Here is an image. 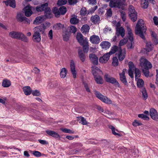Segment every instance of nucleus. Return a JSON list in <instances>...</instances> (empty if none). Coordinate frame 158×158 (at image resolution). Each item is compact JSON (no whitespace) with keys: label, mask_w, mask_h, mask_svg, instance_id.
Returning a JSON list of instances; mask_svg holds the SVG:
<instances>
[{"label":"nucleus","mask_w":158,"mask_h":158,"mask_svg":"<svg viewBox=\"0 0 158 158\" xmlns=\"http://www.w3.org/2000/svg\"><path fill=\"white\" fill-rule=\"evenodd\" d=\"M129 69L128 70V74L132 78L134 77V72L135 71V80L139 79L141 75V73L139 70L136 68L133 63L131 62H129L128 63Z\"/></svg>","instance_id":"nucleus-4"},{"label":"nucleus","mask_w":158,"mask_h":158,"mask_svg":"<svg viewBox=\"0 0 158 158\" xmlns=\"http://www.w3.org/2000/svg\"><path fill=\"white\" fill-rule=\"evenodd\" d=\"M142 94V97L144 100H146L148 98V95L145 88H143L141 90Z\"/></svg>","instance_id":"nucleus-37"},{"label":"nucleus","mask_w":158,"mask_h":158,"mask_svg":"<svg viewBox=\"0 0 158 158\" xmlns=\"http://www.w3.org/2000/svg\"><path fill=\"white\" fill-rule=\"evenodd\" d=\"M48 3H45L43 4L40 5L41 8L43 10V11H44V10L48 8Z\"/></svg>","instance_id":"nucleus-60"},{"label":"nucleus","mask_w":158,"mask_h":158,"mask_svg":"<svg viewBox=\"0 0 158 158\" xmlns=\"http://www.w3.org/2000/svg\"><path fill=\"white\" fill-rule=\"evenodd\" d=\"M67 10L65 7L64 6L60 7L59 9V11L60 13V15H64L66 12Z\"/></svg>","instance_id":"nucleus-46"},{"label":"nucleus","mask_w":158,"mask_h":158,"mask_svg":"<svg viewBox=\"0 0 158 158\" xmlns=\"http://www.w3.org/2000/svg\"><path fill=\"white\" fill-rule=\"evenodd\" d=\"M81 31L83 33H86L89 31V26L87 24L84 25L81 28Z\"/></svg>","instance_id":"nucleus-41"},{"label":"nucleus","mask_w":158,"mask_h":158,"mask_svg":"<svg viewBox=\"0 0 158 158\" xmlns=\"http://www.w3.org/2000/svg\"><path fill=\"white\" fill-rule=\"evenodd\" d=\"M127 70L126 69H124L123 70L122 72L119 73L120 78L121 81L124 84V85H127V81L126 78L125 76V73L126 72Z\"/></svg>","instance_id":"nucleus-15"},{"label":"nucleus","mask_w":158,"mask_h":158,"mask_svg":"<svg viewBox=\"0 0 158 158\" xmlns=\"http://www.w3.org/2000/svg\"><path fill=\"white\" fill-rule=\"evenodd\" d=\"M45 15L46 18H51V11L50 8L49 7L44 10Z\"/></svg>","instance_id":"nucleus-39"},{"label":"nucleus","mask_w":158,"mask_h":158,"mask_svg":"<svg viewBox=\"0 0 158 158\" xmlns=\"http://www.w3.org/2000/svg\"><path fill=\"white\" fill-rule=\"evenodd\" d=\"M52 12L55 14V16L58 17L60 15V13L57 8L56 7H54L52 10Z\"/></svg>","instance_id":"nucleus-51"},{"label":"nucleus","mask_w":158,"mask_h":158,"mask_svg":"<svg viewBox=\"0 0 158 158\" xmlns=\"http://www.w3.org/2000/svg\"><path fill=\"white\" fill-rule=\"evenodd\" d=\"M110 56L108 53H105L102 56L100 57L99 59V62L102 64H105L109 60Z\"/></svg>","instance_id":"nucleus-11"},{"label":"nucleus","mask_w":158,"mask_h":158,"mask_svg":"<svg viewBox=\"0 0 158 158\" xmlns=\"http://www.w3.org/2000/svg\"><path fill=\"white\" fill-rule=\"evenodd\" d=\"M9 35L13 38L19 39L25 42H27L29 41L27 37L21 32L13 31L10 33Z\"/></svg>","instance_id":"nucleus-6"},{"label":"nucleus","mask_w":158,"mask_h":158,"mask_svg":"<svg viewBox=\"0 0 158 158\" xmlns=\"http://www.w3.org/2000/svg\"><path fill=\"white\" fill-rule=\"evenodd\" d=\"M91 20L94 23L97 24L100 21V18L98 15H96L91 17Z\"/></svg>","instance_id":"nucleus-33"},{"label":"nucleus","mask_w":158,"mask_h":158,"mask_svg":"<svg viewBox=\"0 0 158 158\" xmlns=\"http://www.w3.org/2000/svg\"><path fill=\"white\" fill-rule=\"evenodd\" d=\"M11 85L10 81L8 80H4L2 82V86L4 87H8Z\"/></svg>","instance_id":"nucleus-40"},{"label":"nucleus","mask_w":158,"mask_h":158,"mask_svg":"<svg viewBox=\"0 0 158 158\" xmlns=\"http://www.w3.org/2000/svg\"><path fill=\"white\" fill-rule=\"evenodd\" d=\"M70 71L73 75V77L75 78L76 77V71L75 69V64L74 61L71 60L70 62Z\"/></svg>","instance_id":"nucleus-13"},{"label":"nucleus","mask_w":158,"mask_h":158,"mask_svg":"<svg viewBox=\"0 0 158 158\" xmlns=\"http://www.w3.org/2000/svg\"><path fill=\"white\" fill-rule=\"evenodd\" d=\"M116 34L119 36L121 35L123 37L125 34V31L124 29L122 27H117L116 28Z\"/></svg>","instance_id":"nucleus-23"},{"label":"nucleus","mask_w":158,"mask_h":158,"mask_svg":"<svg viewBox=\"0 0 158 158\" xmlns=\"http://www.w3.org/2000/svg\"><path fill=\"white\" fill-rule=\"evenodd\" d=\"M104 78L106 81L112 84H115L116 86L120 87V85L117 81L114 78L111 77L108 74H105Z\"/></svg>","instance_id":"nucleus-9"},{"label":"nucleus","mask_w":158,"mask_h":158,"mask_svg":"<svg viewBox=\"0 0 158 158\" xmlns=\"http://www.w3.org/2000/svg\"><path fill=\"white\" fill-rule=\"evenodd\" d=\"M148 5V2L147 0H141V7L144 9L147 8Z\"/></svg>","instance_id":"nucleus-42"},{"label":"nucleus","mask_w":158,"mask_h":158,"mask_svg":"<svg viewBox=\"0 0 158 158\" xmlns=\"http://www.w3.org/2000/svg\"><path fill=\"white\" fill-rule=\"evenodd\" d=\"M83 83L84 87L86 89V90L88 92H89V88H88V81H83Z\"/></svg>","instance_id":"nucleus-57"},{"label":"nucleus","mask_w":158,"mask_h":158,"mask_svg":"<svg viewBox=\"0 0 158 158\" xmlns=\"http://www.w3.org/2000/svg\"><path fill=\"white\" fill-rule=\"evenodd\" d=\"M71 23L73 24H76L78 23V19L77 18V16H75L74 17L72 18L70 20Z\"/></svg>","instance_id":"nucleus-43"},{"label":"nucleus","mask_w":158,"mask_h":158,"mask_svg":"<svg viewBox=\"0 0 158 158\" xmlns=\"http://www.w3.org/2000/svg\"><path fill=\"white\" fill-rule=\"evenodd\" d=\"M76 38L78 42L83 46L84 52H88L89 50L88 39L86 38L84 39L82 34L79 32L77 33Z\"/></svg>","instance_id":"nucleus-3"},{"label":"nucleus","mask_w":158,"mask_h":158,"mask_svg":"<svg viewBox=\"0 0 158 158\" xmlns=\"http://www.w3.org/2000/svg\"><path fill=\"white\" fill-rule=\"evenodd\" d=\"M46 132L49 135L54 138H57L60 137L59 135L54 131L51 130H47L46 131Z\"/></svg>","instance_id":"nucleus-28"},{"label":"nucleus","mask_w":158,"mask_h":158,"mask_svg":"<svg viewBox=\"0 0 158 158\" xmlns=\"http://www.w3.org/2000/svg\"><path fill=\"white\" fill-rule=\"evenodd\" d=\"M146 29L143 20L142 19L139 20L135 28V34L139 35L142 38L144 39V36L143 34L146 32Z\"/></svg>","instance_id":"nucleus-2"},{"label":"nucleus","mask_w":158,"mask_h":158,"mask_svg":"<svg viewBox=\"0 0 158 158\" xmlns=\"http://www.w3.org/2000/svg\"><path fill=\"white\" fill-rule=\"evenodd\" d=\"M86 10L85 8L84 7L82 8L80 11L81 15L84 16L86 14Z\"/></svg>","instance_id":"nucleus-56"},{"label":"nucleus","mask_w":158,"mask_h":158,"mask_svg":"<svg viewBox=\"0 0 158 158\" xmlns=\"http://www.w3.org/2000/svg\"><path fill=\"white\" fill-rule=\"evenodd\" d=\"M109 128L111 129L112 132L113 134L114 135H116V136H121V135L119 134L118 133H117L118 132V131L113 126H109Z\"/></svg>","instance_id":"nucleus-34"},{"label":"nucleus","mask_w":158,"mask_h":158,"mask_svg":"<svg viewBox=\"0 0 158 158\" xmlns=\"http://www.w3.org/2000/svg\"><path fill=\"white\" fill-rule=\"evenodd\" d=\"M67 70L66 69L63 68L61 69L60 72V75L61 78H65L67 75Z\"/></svg>","instance_id":"nucleus-38"},{"label":"nucleus","mask_w":158,"mask_h":158,"mask_svg":"<svg viewBox=\"0 0 158 158\" xmlns=\"http://www.w3.org/2000/svg\"><path fill=\"white\" fill-rule=\"evenodd\" d=\"M126 53V50H122L121 47H119V50L118 53V58L120 61H122L124 58Z\"/></svg>","instance_id":"nucleus-16"},{"label":"nucleus","mask_w":158,"mask_h":158,"mask_svg":"<svg viewBox=\"0 0 158 158\" xmlns=\"http://www.w3.org/2000/svg\"><path fill=\"white\" fill-rule=\"evenodd\" d=\"M34 33L33 35L32 40L34 41L39 42L41 40V36L40 33L37 32H34Z\"/></svg>","instance_id":"nucleus-26"},{"label":"nucleus","mask_w":158,"mask_h":158,"mask_svg":"<svg viewBox=\"0 0 158 158\" xmlns=\"http://www.w3.org/2000/svg\"><path fill=\"white\" fill-rule=\"evenodd\" d=\"M69 30L70 33H75L77 31V28L74 26H71L69 27Z\"/></svg>","instance_id":"nucleus-52"},{"label":"nucleus","mask_w":158,"mask_h":158,"mask_svg":"<svg viewBox=\"0 0 158 158\" xmlns=\"http://www.w3.org/2000/svg\"><path fill=\"white\" fill-rule=\"evenodd\" d=\"M44 26V24H41L39 26L35 27L34 32L38 33L40 32L41 33L43 34L45 30Z\"/></svg>","instance_id":"nucleus-22"},{"label":"nucleus","mask_w":158,"mask_h":158,"mask_svg":"<svg viewBox=\"0 0 158 158\" xmlns=\"http://www.w3.org/2000/svg\"><path fill=\"white\" fill-rule=\"evenodd\" d=\"M69 36L68 34H65L63 35V39L64 40L67 41L69 40Z\"/></svg>","instance_id":"nucleus-63"},{"label":"nucleus","mask_w":158,"mask_h":158,"mask_svg":"<svg viewBox=\"0 0 158 158\" xmlns=\"http://www.w3.org/2000/svg\"><path fill=\"white\" fill-rule=\"evenodd\" d=\"M136 81H137V85L138 87L141 88V89L143 88H145L143 87L144 84L143 79L139 78Z\"/></svg>","instance_id":"nucleus-31"},{"label":"nucleus","mask_w":158,"mask_h":158,"mask_svg":"<svg viewBox=\"0 0 158 158\" xmlns=\"http://www.w3.org/2000/svg\"><path fill=\"white\" fill-rule=\"evenodd\" d=\"M142 124L141 122L137 120H135L132 123V125L135 127L141 126L142 125Z\"/></svg>","instance_id":"nucleus-48"},{"label":"nucleus","mask_w":158,"mask_h":158,"mask_svg":"<svg viewBox=\"0 0 158 158\" xmlns=\"http://www.w3.org/2000/svg\"><path fill=\"white\" fill-rule=\"evenodd\" d=\"M121 16L123 21H125L126 19V15L125 13L123 11L121 12Z\"/></svg>","instance_id":"nucleus-61"},{"label":"nucleus","mask_w":158,"mask_h":158,"mask_svg":"<svg viewBox=\"0 0 158 158\" xmlns=\"http://www.w3.org/2000/svg\"><path fill=\"white\" fill-rule=\"evenodd\" d=\"M110 45V43L106 41L102 42L100 44V46L102 48L106 50L109 49Z\"/></svg>","instance_id":"nucleus-27"},{"label":"nucleus","mask_w":158,"mask_h":158,"mask_svg":"<svg viewBox=\"0 0 158 158\" xmlns=\"http://www.w3.org/2000/svg\"><path fill=\"white\" fill-rule=\"evenodd\" d=\"M123 4V2L120 0H111L109 3V5L111 7L120 8Z\"/></svg>","instance_id":"nucleus-10"},{"label":"nucleus","mask_w":158,"mask_h":158,"mask_svg":"<svg viewBox=\"0 0 158 158\" xmlns=\"http://www.w3.org/2000/svg\"><path fill=\"white\" fill-rule=\"evenodd\" d=\"M43 18L42 17L39 16L36 17L34 21V24H39L41 23L43 21Z\"/></svg>","instance_id":"nucleus-44"},{"label":"nucleus","mask_w":158,"mask_h":158,"mask_svg":"<svg viewBox=\"0 0 158 158\" xmlns=\"http://www.w3.org/2000/svg\"><path fill=\"white\" fill-rule=\"evenodd\" d=\"M89 60L93 64H98V59L96 55L94 54L89 55Z\"/></svg>","instance_id":"nucleus-19"},{"label":"nucleus","mask_w":158,"mask_h":158,"mask_svg":"<svg viewBox=\"0 0 158 158\" xmlns=\"http://www.w3.org/2000/svg\"><path fill=\"white\" fill-rule=\"evenodd\" d=\"M60 130L66 133L73 134L74 133V132L73 131H72L70 129H67L66 128H61L60 129Z\"/></svg>","instance_id":"nucleus-49"},{"label":"nucleus","mask_w":158,"mask_h":158,"mask_svg":"<svg viewBox=\"0 0 158 158\" xmlns=\"http://www.w3.org/2000/svg\"><path fill=\"white\" fill-rule=\"evenodd\" d=\"M138 116L139 118H141L146 120H148L149 118L146 115H144L143 114H141L138 115Z\"/></svg>","instance_id":"nucleus-54"},{"label":"nucleus","mask_w":158,"mask_h":158,"mask_svg":"<svg viewBox=\"0 0 158 158\" xmlns=\"http://www.w3.org/2000/svg\"><path fill=\"white\" fill-rule=\"evenodd\" d=\"M126 26L127 32V36L129 40L130 41H133V34L132 31L130 27L128 25H126Z\"/></svg>","instance_id":"nucleus-18"},{"label":"nucleus","mask_w":158,"mask_h":158,"mask_svg":"<svg viewBox=\"0 0 158 158\" xmlns=\"http://www.w3.org/2000/svg\"><path fill=\"white\" fill-rule=\"evenodd\" d=\"M3 2L7 6L9 5L13 8L16 7V3L15 0H6L4 1Z\"/></svg>","instance_id":"nucleus-24"},{"label":"nucleus","mask_w":158,"mask_h":158,"mask_svg":"<svg viewBox=\"0 0 158 158\" xmlns=\"http://www.w3.org/2000/svg\"><path fill=\"white\" fill-rule=\"evenodd\" d=\"M119 50V47H118L116 46H114L112 47L110 51L108 53L110 55L114 53L116 51L118 52Z\"/></svg>","instance_id":"nucleus-32"},{"label":"nucleus","mask_w":158,"mask_h":158,"mask_svg":"<svg viewBox=\"0 0 158 158\" xmlns=\"http://www.w3.org/2000/svg\"><path fill=\"white\" fill-rule=\"evenodd\" d=\"M128 10V15L130 19L133 22H135L137 18V14L134 7L132 5H129Z\"/></svg>","instance_id":"nucleus-7"},{"label":"nucleus","mask_w":158,"mask_h":158,"mask_svg":"<svg viewBox=\"0 0 158 158\" xmlns=\"http://www.w3.org/2000/svg\"><path fill=\"white\" fill-rule=\"evenodd\" d=\"M150 115L152 118L154 120L158 121V114L156 110L153 108L150 109Z\"/></svg>","instance_id":"nucleus-12"},{"label":"nucleus","mask_w":158,"mask_h":158,"mask_svg":"<svg viewBox=\"0 0 158 158\" xmlns=\"http://www.w3.org/2000/svg\"><path fill=\"white\" fill-rule=\"evenodd\" d=\"M126 26L127 32V36L129 40L130 41H133V34L132 31L130 27L128 25H126Z\"/></svg>","instance_id":"nucleus-17"},{"label":"nucleus","mask_w":158,"mask_h":158,"mask_svg":"<svg viewBox=\"0 0 158 158\" xmlns=\"http://www.w3.org/2000/svg\"><path fill=\"white\" fill-rule=\"evenodd\" d=\"M152 48V44L150 42H147L146 43V50L147 52L151 51Z\"/></svg>","instance_id":"nucleus-45"},{"label":"nucleus","mask_w":158,"mask_h":158,"mask_svg":"<svg viewBox=\"0 0 158 158\" xmlns=\"http://www.w3.org/2000/svg\"><path fill=\"white\" fill-rule=\"evenodd\" d=\"M63 25L60 23L56 24L54 25L53 28L56 29H60L63 27Z\"/></svg>","instance_id":"nucleus-55"},{"label":"nucleus","mask_w":158,"mask_h":158,"mask_svg":"<svg viewBox=\"0 0 158 158\" xmlns=\"http://www.w3.org/2000/svg\"><path fill=\"white\" fill-rule=\"evenodd\" d=\"M77 120L79 123L83 125H86L87 124V122L86 119L82 117H77Z\"/></svg>","instance_id":"nucleus-35"},{"label":"nucleus","mask_w":158,"mask_h":158,"mask_svg":"<svg viewBox=\"0 0 158 158\" xmlns=\"http://www.w3.org/2000/svg\"><path fill=\"white\" fill-rule=\"evenodd\" d=\"M118 59L116 57H114L113 58L112 65L114 66H116L118 65Z\"/></svg>","instance_id":"nucleus-50"},{"label":"nucleus","mask_w":158,"mask_h":158,"mask_svg":"<svg viewBox=\"0 0 158 158\" xmlns=\"http://www.w3.org/2000/svg\"><path fill=\"white\" fill-rule=\"evenodd\" d=\"M33 154L36 157H39L41 156V153L39 151H33Z\"/></svg>","instance_id":"nucleus-59"},{"label":"nucleus","mask_w":158,"mask_h":158,"mask_svg":"<svg viewBox=\"0 0 158 158\" xmlns=\"http://www.w3.org/2000/svg\"><path fill=\"white\" fill-rule=\"evenodd\" d=\"M90 41L93 44H98L100 41V39L98 36L94 35L90 37Z\"/></svg>","instance_id":"nucleus-21"},{"label":"nucleus","mask_w":158,"mask_h":158,"mask_svg":"<svg viewBox=\"0 0 158 158\" xmlns=\"http://www.w3.org/2000/svg\"><path fill=\"white\" fill-rule=\"evenodd\" d=\"M23 90L24 94L26 95H30L31 93L32 90L29 86H26L23 88Z\"/></svg>","instance_id":"nucleus-29"},{"label":"nucleus","mask_w":158,"mask_h":158,"mask_svg":"<svg viewBox=\"0 0 158 158\" xmlns=\"http://www.w3.org/2000/svg\"><path fill=\"white\" fill-rule=\"evenodd\" d=\"M33 96H39L40 95V93L39 91L37 90H35L31 92Z\"/></svg>","instance_id":"nucleus-58"},{"label":"nucleus","mask_w":158,"mask_h":158,"mask_svg":"<svg viewBox=\"0 0 158 158\" xmlns=\"http://www.w3.org/2000/svg\"><path fill=\"white\" fill-rule=\"evenodd\" d=\"M67 0H58L57 4L59 6L64 5L67 2Z\"/></svg>","instance_id":"nucleus-53"},{"label":"nucleus","mask_w":158,"mask_h":158,"mask_svg":"<svg viewBox=\"0 0 158 158\" xmlns=\"http://www.w3.org/2000/svg\"><path fill=\"white\" fill-rule=\"evenodd\" d=\"M58 85V83L56 81H50L48 83L47 87L49 89H54L56 88Z\"/></svg>","instance_id":"nucleus-25"},{"label":"nucleus","mask_w":158,"mask_h":158,"mask_svg":"<svg viewBox=\"0 0 158 158\" xmlns=\"http://www.w3.org/2000/svg\"><path fill=\"white\" fill-rule=\"evenodd\" d=\"M140 64L145 76L148 77L149 73V70L152 67L151 63L146 59L142 57L140 60Z\"/></svg>","instance_id":"nucleus-1"},{"label":"nucleus","mask_w":158,"mask_h":158,"mask_svg":"<svg viewBox=\"0 0 158 158\" xmlns=\"http://www.w3.org/2000/svg\"><path fill=\"white\" fill-rule=\"evenodd\" d=\"M107 17H110L112 15V11L111 9L108 10L106 13Z\"/></svg>","instance_id":"nucleus-62"},{"label":"nucleus","mask_w":158,"mask_h":158,"mask_svg":"<svg viewBox=\"0 0 158 158\" xmlns=\"http://www.w3.org/2000/svg\"><path fill=\"white\" fill-rule=\"evenodd\" d=\"M79 56L82 62H84L85 60V55L83 53L81 50L79 49L78 51Z\"/></svg>","instance_id":"nucleus-36"},{"label":"nucleus","mask_w":158,"mask_h":158,"mask_svg":"<svg viewBox=\"0 0 158 158\" xmlns=\"http://www.w3.org/2000/svg\"><path fill=\"white\" fill-rule=\"evenodd\" d=\"M153 21L155 24L156 25H158V18L156 16H154L153 18Z\"/></svg>","instance_id":"nucleus-64"},{"label":"nucleus","mask_w":158,"mask_h":158,"mask_svg":"<svg viewBox=\"0 0 158 158\" xmlns=\"http://www.w3.org/2000/svg\"><path fill=\"white\" fill-rule=\"evenodd\" d=\"M152 40L153 43L154 45H157L158 44V37L157 36L156 34L153 32L152 33Z\"/></svg>","instance_id":"nucleus-30"},{"label":"nucleus","mask_w":158,"mask_h":158,"mask_svg":"<svg viewBox=\"0 0 158 158\" xmlns=\"http://www.w3.org/2000/svg\"><path fill=\"white\" fill-rule=\"evenodd\" d=\"M92 73L94 76L95 80L97 83L99 84H102L103 81L101 76L98 75L99 74H102V72L100 69L96 66H94L92 67Z\"/></svg>","instance_id":"nucleus-5"},{"label":"nucleus","mask_w":158,"mask_h":158,"mask_svg":"<svg viewBox=\"0 0 158 158\" xmlns=\"http://www.w3.org/2000/svg\"><path fill=\"white\" fill-rule=\"evenodd\" d=\"M32 7L31 6L29 5L26 6L24 8L25 15L26 16L29 17L32 14Z\"/></svg>","instance_id":"nucleus-20"},{"label":"nucleus","mask_w":158,"mask_h":158,"mask_svg":"<svg viewBox=\"0 0 158 158\" xmlns=\"http://www.w3.org/2000/svg\"><path fill=\"white\" fill-rule=\"evenodd\" d=\"M94 93L97 98L102 102L108 104H112V101L109 98L103 95L100 92L95 91Z\"/></svg>","instance_id":"nucleus-8"},{"label":"nucleus","mask_w":158,"mask_h":158,"mask_svg":"<svg viewBox=\"0 0 158 158\" xmlns=\"http://www.w3.org/2000/svg\"><path fill=\"white\" fill-rule=\"evenodd\" d=\"M16 19L18 22H21L25 21L27 23H30V20L26 17L23 16V15L20 13H18L16 17Z\"/></svg>","instance_id":"nucleus-14"},{"label":"nucleus","mask_w":158,"mask_h":158,"mask_svg":"<svg viewBox=\"0 0 158 158\" xmlns=\"http://www.w3.org/2000/svg\"><path fill=\"white\" fill-rule=\"evenodd\" d=\"M127 41V39L125 38L120 40L119 44V46H120L119 47H121V46L126 44Z\"/></svg>","instance_id":"nucleus-47"}]
</instances>
